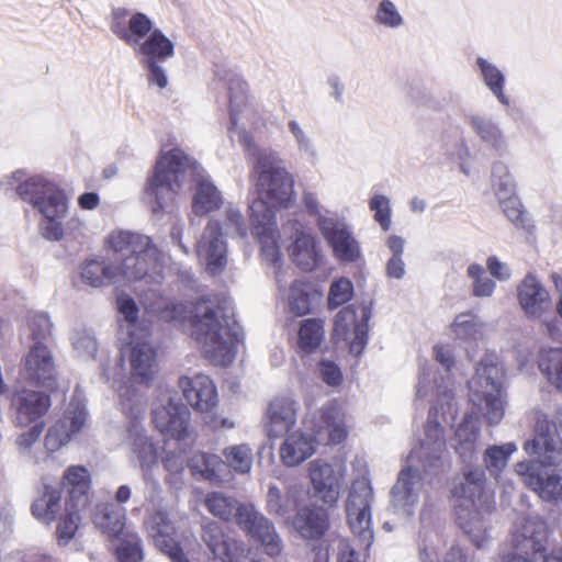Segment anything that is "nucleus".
Here are the masks:
<instances>
[{"mask_svg": "<svg viewBox=\"0 0 562 562\" xmlns=\"http://www.w3.org/2000/svg\"><path fill=\"white\" fill-rule=\"evenodd\" d=\"M238 526L251 538L259 541L270 557H278L283 550V542L273 522L260 513L255 505L246 504L239 508Z\"/></svg>", "mask_w": 562, "mask_h": 562, "instance_id": "obj_12", "label": "nucleus"}, {"mask_svg": "<svg viewBox=\"0 0 562 562\" xmlns=\"http://www.w3.org/2000/svg\"><path fill=\"white\" fill-rule=\"evenodd\" d=\"M179 385L191 407L201 413H211L217 405V392L213 381L205 374L182 376Z\"/></svg>", "mask_w": 562, "mask_h": 562, "instance_id": "obj_25", "label": "nucleus"}, {"mask_svg": "<svg viewBox=\"0 0 562 562\" xmlns=\"http://www.w3.org/2000/svg\"><path fill=\"white\" fill-rule=\"evenodd\" d=\"M506 217L519 228L528 229L529 220L517 195L498 201Z\"/></svg>", "mask_w": 562, "mask_h": 562, "instance_id": "obj_62", "label": "nucleus"}, {"mask_svg": "<svg viewBox=\"0 0 562 562\" xmlns=\"http://www.w3.org/2000/svg\"><path fill=\"white\" fill-rule=\"evenodd\" d=\"M476 64L486 87L502 104L508 106L509 99L504 93L505 77L503 72L483 57H479Z\"/></svg>", "mask_w": 562, "mask_h": 562, "instance_id": "obj_52", "label": "nucleus"}, {"mask_svg": "<svg viewBox=\"0 0 562 562\" xmlns=\"http://www.w3.org/2000/svg\"><path fill=\"white\" fill-rule=\"evenodd\" d=\"M324 322L319 318H307L302 321L299 329V347L302 351L310 353L315 351L324 340Z\"/></svg>", "mask_w": 562, "mask_h": 562, "instance_id": "obj_51", "label": "nucleus"}, {"mask_svg": "<svg viewBox=\"0 0 562 562\" xmlns=\"http://www.w3.org/2000/svg\"><path fill=\"white\" fill-rule=\"evenodd\" d=\"M516 450L517 447L513 442L488 447L484 452V463L490 474L497 480Z\"/></svg>", "mask_w": 562, "mask_h": 562, "instance_id": "obj_55", "label": "nucleus"}, {"mask_svg": "<svg viewBox=\"0 0 562 562\" xmlns=\"http://www.w3.org/2000/svg\"><path fill=\"white\" fill-rule=\"evenodd\" d=\"M318 299L316 292L300 281L292 283L288 296V306L291 313L303 316L311 313L314 301Z\"/></svg>", "mask_w": 562, "mask_h": 562, "instance_id": "obj_50", "label": "nucleus"}, {"mask_svg": "<svg viewBox=\"0 0 562 562\" xmlns=\"http://www.w3.org/2000/svg\"><path fill=\"white\" fill-rule=\"evenodd\" d=\"M204 505L212 515L225 521L234 519L238 525V512L244 504H239L234 497L221 492H212L206 495Z\"/></svg>", "mask_w": 562, "mask_h": 562, "instance_id": "obj_47", "label": "nucleus"}, {"mask_svg": "<svg viewBox=\"0 0 562 562\" xmlns=\"http://www.w3.org/2000/svg\"><path fill=\"white\" fill-rule=\"evenodd\" d=\"M372 501L373 490L369 480L362 477L353 481L346 501L347 521L351 532L366 549L374 539L371 521Z\"/></svg>", "mask_w": 562, "mask_h": 562, "instance_id": "obj_9", "label": "nucleus"}, {"mask_svg": "<svg viewBox=\"0 0 562 562\" xmlns=\"http://www.w3.org/2000/svg\"><path fill=\"white\" fill-rule=\"evenodd\" d=\"M162 465L165 470L168 472V476L166 477V482L177 485L178 475H180L186 468L187 459H186V449L179 447L175 450H168L165 452L162 457Z\"/></svg>", "mask_w": 562, "mask_h": 562, "instance_id": "obj_59", "label": "nucleus"}, {"mask_svg": "<svg viewBox=\"0 0 562 562\" xmlns=\"http://www.w3.org/2000/svg\"><path fill=\"white\" fill-rule=\"evenodd\" d=\"M299 497L300 491L296 486H285L281 490L270 485L266 496V509L270 515L288 519L296 509Z\"/></svg>", "mask_w": 562, "mask_h": 562, "instance_id": "obj_40", "label": "nucleus"}, {"mask_svg": "<svg viewBox=\"0 0 562 562\" xmlns=\"http://www.w3.org/2000/svg\"><path fill=\"white\" fill-rule=\"evenodd\" d=\"M284 236L292 239L288 251L292 261L303 271H312L318 265V252L315 238L305 231L303 224L295 218L282 225Z\"/></svg>", "mask_w": 562, "mask_h": 562, "instance_id": "obj_19", "label": "nucleus"}, {"mask_svg": "<svg viewBox=\"0 0 562 562\" xmlns=\"http://www.w3.org/2000/svg\"><path fill=\"white\" fill-rule=\"evenodd\" d=\"M370 317V306L362 308L360 321H357L356 310L352 306L340 310L334 319V339L348 342L350 352L356 357L360 356L368 342Z\"/></svg>", "mask_w": 562, "mask_h": 562, "instance_id": "obj_14", "label": "nucleus"}, {"mask_svg": "<svg viewBox=\"0 0 562 562\" xmlns=\"http://www.w3.org/2000/svg\"><path fill=\"white\" fill-rule=\"evenodd\" d=\"M517 299L529 318H541L552 306L549 292L531 273H528L517 286Z\"/></svg>", "mask_w": 562, "mask_h": 562, "instance_id": "obj_23", "label": "nucleus"}, {"mask_svg": "<svg viewBox=\"0 0 562 562\" xmlns=\"http://www.w3.org/2000/svg\"><path fill=\"white\" fill-rule=\"evenodd\" d=\"M480 428L477 418L471 414L464 416L458 425L452 447L464 462H471L476 453Z\"/></svg>", "mask_w": 562, "mask_h": 562, "instance_id": "obj_34", "label": "nucleus"}, {"mask_svg": "<svg viewBox=\"0 0 562 562\" xmlns=\"http://www.w3.org/2000/svg\"><path fill=\"white\" fill-rule=\"evenodd\" d=\"M153 423L165 439H173L179 446H189L194 440L190 411L181 403L177 392L161 391L159 405L153 408Z\"/></svg>", "mask_w": 562, "mask_h": 562, "instance_id": "obj_8", "label": "nucleus"}, {"mask_svg": "<svg viewBox=\"0 0 562 562\" xmlns=\"http://www.w3.org/2000/svg\"><path fill=\"white\" fill-rule=\"evenodd\" d=\"M434 353L436 360L446 369L447 374L438 379V374L431 368L423 367L416 390L417 398H437L436 405L430 409L428 420L424 428L423 436L418 439L409 454L411 460L419 462L425 472L436 474L443 465V453L446 451V440L443 437V428L440 423L435 419L437 414L442 415L452 412L453 389L452 381L448 372L454 364L452 351L443 346H435Z\"/></svg>", "mask_w": 562, "mask_h": 562, "instance_id": "obj_2", "label": "nucleus"}, {"mask_svg": "<svg viewBox=\"0 0 562 562\" xmlns=\"http://www.w3.org/2000/svg\"><path fill=\"white\" fill-rule=\"evenodd\" d=\"M492 188L498 201L517 195L515 180L503 161L493 164Z\"/></svg>", "mask_w": 562, "mask_h": 562, "instance_id": "obj_56", "label": "nucleus"}, {"mask_svg": "<svg viewBox=\"0 0 562 562\" xmlns=\"http://www.w3.org/2000/svg\"><path fill=\"white\" fill-rule=\"evenodd\" d=\"M318 419L312 428L319 441L338 445L347 437L345 417L336 402L329 401L322 406Z\"/></svg>", "mask_w": 562, "mask_h": 562, "instance_id": "obj_26", "label": "nucleus"}, {"mask_svg": "<svg viewBox=\"0 0 562 562\" xmlns=\"http://www.w3.org/2000/svg\"><path fill=\"white\" fill-rule=\"evenodd\" d=\"M126 432V442L133 460L138 464L143 481L150 490L148 498L154 501L160 492V484L153 475V470L158 464V448L139 423L127 425Z\"/></svg>", "mask_w": 562, "mask_h": 562, "instance_id": "obj_11", "label": "nucleus"}, {"mask_svg": "<svg viewBox=\"0 0 562 562\" xmlns=\"http://www.w3.org/2000/svg\"><path fill=\"white\" fill-rule=\"evenodd\" d=\"M52 405L50 396L43 391L22 389L12 394L10 408L16 428L41 423Z\"/></svg>", "mask_w": 562, "mask_h": 562, "instance_id": "obj_16", "label": "nucleus"}, {"mask_svg": "<svg viewBox=\"0 0 562 562\" xmlns=\"http://www.w3.org/2000/svg\"><path fill=\"white\" fill-rule=\"evenodd\" d=\"M60 508V490L43 482L41 495L32 504V514L38 520L50 522Z\"/></svg>", "mask_w": 562, "mask_h": 562, "instance_id": "obj_44", "label": "nucleus"}, {"mask_svg": "<svg viewBox=\"0 0 562 562\" xmlns=\"http://www.w3.org/2000/svg\"><path fill=\"white\" fill-rule=\"evenodd\" d=\"M299 404L292 395L274 397L267 408V434L271 438H279L290 431L297 418Z\"/></svg>", "mask_w": 562, "mask_h": 562, "instance_id": "obj_24", "label": "nucleus"}, {"mask_svg": "<svg viewBox=\"0 0 562 562\" xmlns=\"http://www.w3.org/2000/svg\"><path fill=\"white\" fill-rule=\"evenodd\" d=\"M202 540L212 553L211 562H234L237 543L223 532L217 522L210 521L202 527Z\"/></svg>", "mask_w": 562, "mask_h": 562, "instance_id": "obj_30", "label": "nucleus"}, {"mask_svg": "<svg viewBox=\"0 0 562 562\" xmlns=\"http://www.w3.org/2000/svg\"><path fill=\"white\" fill-rule=\"evenodd\" d=\"M151 19L143 13L131 15L127 25H115V35L133 49L143 42L154 30Z\"/></svg>", "mask_w": 562, "mask_h": 562, "instance_id": "obj_43", "label": "nucleus"}, {"mask_svg": "<svg viewBox=\"0 0 562 562\" xmlns=\"http://www.w3.org/2000/svg\"><path fill=\"white\" fill-rule=\"evenodd\" d=\"M44 422L30 425L26 428H22L14 438V447L19 457L25 461L37 464L40 459L35 452V448L38 440L44 431Z\"/></svg>", "mask_w": 562, "mask_h": 562, "instance_id": "obj_45", "label": "nucleus"}, {"mask_svg": "<svg viewBox=\"0 0 562 562\" xmlns=\"http://www.w3.org/2000/svg\"><path fill=\"white\" fill-rule=\"evenodd\" d=\"M63 484L68 490L71 507L85 509L89 504L91 487L89 471L82 465H71L64 474Z\"/></svg>", "mask_w": 562, "mask_h": 562, "instance_id": "obj_31", "label": "nucleus"}, {"mask_svg": "<svg viewBox=\"0 0 562 562\" xmlns=\"http://www.w3.org/2000/svg\"><path fill=\"white\" fill-rule=\"evenodd\" d=\"M503 371L493 357L485 356L468 381L470 401L484 414L488 424L497 425L504 417L502 398Z\"/></svg>", "mask_w": 562, "mask_h": 562, "instance_id": "obj_7", "label": "nucleus"}, {"mask_svg": "<svg viewBox=\"0 0 562 562\" xmlns=\"http://www.w3.org/2000/svg\"><path fill=\"white\" fill-rule=\"evenodd\" d=\"M310 477L317 496L325 504H334L339 497V476L333 467L322 460L310 464Z\"/></svg>", "mask_w": 562, "mask_h": 562, "instance_id": "obj_29", "label": "nucleus"}, {"mask_svg": "<svg viewBox=\"0 0 562 562\" xmlns=\"http://www.w3.org/2000/svg\"><path fill=\"white\" fill-rule=\"evenodd\" d=\"M146 307L166 322L179 321L183 317L184 306L176 304L168 299L160 297L155 303H146Z\"/></svg>", "mask_w": 562, "mask_h": 562, "instance_id": "obj_63", "label": "nucleus"}, {"mask_svg": "<svg viewBox=\"0 0 562 562\" xmlns=\"http://www.w3.org/2000/svg\"><path fill=\"white\" fill-rule=\"evenodd\" d=\"M87 417L86 404L74 397L64 416L48 428L44 437L46 452L53 453L66 446L71 437L85 427Z\"/></svg>", "mask_w": 562, "mask_h": 562, "instance_id": "obj_15", "label": "nucleus"}, {"mask_svg": "<svg viewBox=\"0 0 562 562\" xmlns=\"http://www.w3.org/2000/svg\"><path fill=\"white\" fill-rule=\"evenodd\" d=\"M144 527L155 547L167 554L171 562H190L175 541V528L165 510L157 509L149 514L144 521Z\"/></svg>", "mask_w": 562, "mask_h": 562, "instance_id": "obj_20", "label": "nucleus"}, {"mask_svg": "<svg viewBox=\"0 0 562 562\" xmlns=\"http://www.w3.org/2000/svg\"><path fill=\"white\" fill-rule=\"evenodd\" d=\"M314 451V436L295 431L286 436L280 448V457L285 465L295 467L308 459Z\"/></svg>", "mask_w": 562, "mask_h": 562, "instance_id": "obj_33", "label": "nucleus"}, {"mask_svg": "<svg viewBox=\"0 0 562 562\" xmlns=\"http://www.w3.org/2000/svg\"><path fill=\"white\" fill-rule=\"evenodd\" d=\"M318 229L339 261L356 262L361 258L360 245L344 218L319 216Z\"/></svg>", "mask_w": 562, "mask_h": 562, "instance_id": "obj_13", "label": "nucleus"}, {"mask_svg": "<svg viewBox=\"0 0 562 562\" xmlns=\"http://www.w3.org/2000/svg\"><path fill=\"white\" fill-rule=\"evenodd\" d=\"M192 336L215 366H227L235 358L239 328L226 299L201 297L190 311Z\"/></svg>", "mask_w": 562, "mask_h": 562, "instance_id": "obj_4", "label": "nucleus"}, {"mask_svg": "<svg viewBox=\"0 0 562 562\" xmlns=\"http://www.w3.org/2000/svg\"><path fill=\"white\" fill-rule=\"evenodd\" d=\"M198 257L211 276L221 274L227 265V246L218 221L211 218L196 243Z\"/></svg>", "mask_w": 562, "mask_h": 562, "instance_id": "obj_18", "label": "nucleus"}, {"mask_svg": "<svg viewBox=\"0 0 562 562\" xmlns=\"http://www.w3.org/2000/svg\"><path fill=\"white\" fill-rule=\"evenodd\" d=\"M222 454L224 457L223 465L226 464L240 474L250 472L252 467V449L248 445L240 443L226 447Z\"/></svg>", "mask_w": 562, "mask_h": 562, "instance_id": "obj_54", "label": "nucleus"}, {"mask_svg": "<svg viewBox=\"0 0 562 562\" xmlns=\"http://www.w3.org/2000/svg\"><path fill=\"white\" fill-rule=\"evenodd\" d=\"M16 193L42 214L43 220L38 225L41 235L50 241L61 240L69 203L65 192L44 178L34 176L21 182Z\"/></svg>", "mask_w": 562, "mask_h": 562, "instance_id": "obj_6", "label": "nucleus"}, {"mask_svg": "<svg viewBox=\"0 0 562 562\" xmlns=\"http://www.w3.org/2000/svg\"><path fill=\"white\" fill-rule=\"evenodd\" d=\"M131 380L149 386L155 380L159 367L157 351L147 339H132L127 349Z\"/></svg>", "mask_w": 562, "mask_h": 562, "instance_id": "obj_22", "label": "nucleus"}, {"mask_svg": "<svg viewBox=\"0 0 562 562\" xmlns=\"http://www.w3.org/2000/svg\"><path fill=\"white\" fill-rule=\"evenodd\" d=\"M469 122L471 128L484 143L490 144L498 151L505 149V137L499 126L494 121L481 115H471Z\"/></svg>", "mask_w": 562, "mask_h": 562, "instance_id": "obj_48", "label": "nucleus"}, {"mask_svg": "<svg viewBox=\"0 0 562 562\" xmlns=\"http://www.w3.org/2000/svg\"><path fill=\"white\" fill-rule=\"evenodd\" d=\"M288 128L300 155L306 157L311 162L316 161L318 159V153L311 135L296 120H290L288 122Z\"/></svg>", "mask_w": 562, "mask_h": 562, "instance_id": "obj_57", "label": "nucleus"}, {"mask_svg": "<svg viewBox=\"0 0 562 562\" xmlns=\"http://www.w3.org/2000/svg\"><path fill=\"white\" fill-rule=\"evenodd\" d=\"M196 161L181 149L175 148L159 157L153 176L148 179L146 194L153 199L154 212L164 211L189 177L199 176L192 199V213L205 216L223 204L220 190L206 177L198 172Z\"/></svg>", "mask_w": 562, "mask_h": 562, "instance_id": "obj_3", "label": "nucleus"}, {"mask_svg": "<svg viewBox=\"0 0 562 562\" xmlns=\"http://www.w3.org/2000/svg\"><path fill=\"white\" fill-rule=\"evenodd\" d=\"M515 471L543 501H562V469L542 472L535 462L521 461L515 465Z\"/></svg>", "mask_w": 562, "mask_h": 562, "instance_id": "obj_21", "label": "nucleus"}, {"mask_svg": "<svg viewBox=\"0 0 562 562\" xmlns=\"http://www.w3.org/2000/svg\"><path fill=\"white\" fill-rule=\"evenodd\" d=\"M293 527L304 539H319L329 527L328 515L322 508L305 506L297 510Z\"/></svg>", "mask_w": 562, "mask_h": 562, "instance_id": "obj_32", "label": "nucleus"}, {"mask_svg": "<svg viewBox=\"0 0 562 562\" xmlns=\"http://www.w3.org/2000/svg\"><path fill=\"white\" fill-rule=\"evenodd\" d=\"M369 209L373 212V218L380 225L382 231H389L392 224L390 199L386 195L375 193L369 201Z\"/></svg>", "mask_w": 562, "mask_h": 562, "instance_id": "obj_61", "label": "nucleus"}, {"mask_svg": "<svg viewBox=\"0 0 562 562\" xmlns=\"http://www.w3.org/2000/svg\"><path fill=\"white\" fill-rule=\"evenodd\" d=\"M188 465L192 475L214 482L221 477L223 460L216 454L199 451L188 460Z\"/></svg>", "mask_w": 562, "mask_h": 562, "instance_id": "obj_46", "label": "nucleus"}, {"mask_svg": "<svg viewBox=\"0 0 562 562\" xmlns=\"http://www.w3.org/2000/svg\"><path fill=\"white\" fill-rule=\"evenodd\" d=\"M24 369L27 376L43 386H52L56 369L54 358L46 345L35 342L25 356Z\"/></svg>", "mask_w": 562, "mask_h": 562, "instance_id": "obj_28", "label": "nucleus"}, {"mask_svg": "<svg viewBox=\"0 0 562 562\" xmlns=\"http://www.w3.org/2000/svg\"><path fill=\"white\" fill-rule=\"evenodd\" d=\"M82 509H75L71 507L70 502L67 503L66 515L57 525V540L58 544L66 546L75 536L79 521V513Z\"/></svg>", "mask_w": 562, "mask_h": 562, "instance_id": "obj_60", "label": "nucleus"}, {"mask_svg": "<svg viewBox=\"0 0 562 562\" xmlns=\"http://www.w3.org/2000/svg\"><path fill=\"white\" fill-rule=\"evenodd\" d=\"M70 340L75 356L78 359H94L99 345L92 329L87 327L75 328L71 331Z\"/></svg>", "mask_w": 562, "mask_h": 562, "instance_id": "obj_53", "label": "nucleus"}, {"mask_svg": "<svg viewBox=\"0 0 562 562\" xmlns=\"http://www.w3.org/2000/svg\"><path fill=\"white\" fill-rule=\"evenodd\" d=\"M110 248L120 256L117 266L121 281L144 280L148 284H160L164 280V255L142 234L114 232L109 237Z\"/></svg>", "mask_w": 562, "mask_h": 562, "instance_id": "obj_5", "label": "nucleus"}, {"mask_svg": "<svg viewBox=\"0 0 562 562\" xmlns=\"http://www.w3.org/2000/svg\"><path fill=\"white\" fill-rule=\"evenodd\" d=\"M95 527L110 538H121L126 533V509L114 504H100L93 514Z\"/></svg>", "mask_w": 562, "mask_h": 562, "instance_id": "obj_35", "label": "nucleus"}, {"mask_svg": "<svg viewBox=\"0 0 562 562\" xmlns=\"http://www.w3.org/2000/svg\"><path fill=\"white\" fill-rule=\"evenodd\" d=\"M544 525L540 521L526 520L513 537L516 552L508 555L506 562H562V548L551 555L544 554Z\"/></svg>", "mask_w": 562, "mask_h": 562, "instance_id": "obj_10", "label": "nucleus"}, {"mask_svg": "<svg viewBox=\"0 0 562 562\" xmlns=\"http://www.w3.org/2000/svg\"><path fill=\"white\" fill-rule=\"evenodd\" d=\"M80 277L85 284L91 288H102L120 283L117 266L104 259H89L80 266Z\"/></svg>", "mask_w": 562, "mask_h": 562, "instance_id": "obj_36", "label": "nucleus"}, {"mask_svg": "<svg viewBox=\"0 0 562 562\" xmlns=\"http://www.w3.org/2000/svg\"><path fill=\"white\" fill-rule=\"evenodd\" d=\"M228 92L229 138L232 142H238L251 160L250 180L257 193V198L249 205L252 234L260 245L263 260L277 267L281 260V252L274 210L289 209L294 204V178L277 151L257 147L250 134L239 127L238 114L247 102L246 82L238 77L233 78L228 85Z\"/></svg>", "mask_w": 562, "mask_h": 562, "instance_id": "obj_1", "label": "nucleus"}, {"mask_svg": "<svg viewBox=\"0 0 562 562\" xmlns=\"http://www.w3.org/2000/svg\"><path fill=\"white\" fill-rule=\"evenodd\" d=\"M353 294V284L347 278H340L334 281L329 288L328 306L336 308L347 303Z\"/></svg>", "mask_w": 562, "mask_h": 562, "instance_id": "obj_64", "label": "nucleus"}, {"mask_svg": "<svg viewBox=\"0 0 562 562\" xmlns=\"http://www.w3.org/2000/svg\"><path fill=\"white\" fill-rule=\"evenodd\" d=\"M453 337L467 346L483 340L485 323L473 313H460L450 326Z\"/></svg>", "mask_w": 562, "mask_h": 562, "instance_id": "obj_42", "label": "nucleus"}, {"mask_svg": "<svg viewBox=\"0 0 562 562\" xmlns=\"http://www.w3.org/2000/svg\"><path fill=\"white\" fill-rule=\"evenodd\" d=\"M424 492V479L417 468H403L391 490V507L395 514L408 517L419 502Z\"/></svg>", "mask_w": 562, "mask_h": 562, "instance_id": "obj_17", "label": "nucleus"}, {"mask_svg": "<svg viewBox=\"0 0 562 562\" xmlns=\"http://www.w3.org/2000/svg\"><path fill=\"white\" fill-rule=\"evenodd\" d=\"M538 367L548 381L562 392V349H542Z\"/></svg>", "mask_w": 562, "mask_h": 562, "instance_id": "obj_49", "label": "nucleus"}, {"mask_svg": "<svg viewBox=\"0 0 562 562\" xmlns=\"http://www.w3.org/2000/svg\"><path fill=\"white\" fill-rule=\"evenodd\" d=\"M117 393L120 408L128 419L127 425L131 423L142 424L147 406L145 395L130 382H123L119 386Z\"/></svg>", "mask_w": 562, "mask_h": 562, "instance_id": "obj_41", "label": "nucleus"}, {"mask_svg": "<svg viewBox=\"0 0 562 562\" xmlns=\"http://www.w3.org/2000/svg\"><path fill=\"white\" fill-rule=\"evenodd\" d=\"M133 50L142 57V61H166L175 56V44L160 29L155 27Z\"/></svg>", "mask_w": 562, "mask_h": 562, "instance_id": "obj_38", "label": "nucleus"}, {"mask_svg": "<svg viewBox=\"0 0 562 562\" xmlns=\"http://www.w3.org/2000/svg\"><path fill=\"white\" fill-rule=\"evenodd\" d=\"M482 509L483 507L468 508L463 504L456 505L459 526L477 548H482L487 540V527Z\"/></svg>", "mask_w": 562, "mask_h": 562, "instance_id": "obj_39", "label": "nucleus"}, {"mask_svg": "<svg viewBox=\"0 0 562 562\" xmlns=\"http://www.w3.org/2000/svg\"><path fill=\"white\" fill-rule=\"evenodd\" d=\"M485 472L480 468L469 470L454 484L452 495L458 499L456 505L464 507H485L490 509L487 498L484 497Z\"/></svg>", "mask_w": 562, "mask_h": 562, "instance_id": "obj_27", "label": "nucleus"}, {"mask_svg": "<svg viewBox=\"0 0 562 562\" xmlns=\"http://www.w3.org/2000/svg\"><path fill=\"white\" fill-rule=\"evenodd\" d=\"M116 547V555L120 562H142V541L137 533L126 530Z\"/></svg>", "mask_w": 562, "mask_h": 562, "instance_id": "obj_58", "label": "nucleus"}, {"mask_svg": "<svg viewBox=\"0 0 562 562\" xmlns=\"http://www.w3.org/2000/svg\"><path fill=\"white\" fill-rule=\"evenodd\" d=\"M524 450L528 456L535 457L543 467L562 464V439L559 435L542 439H528L524 443Z\"/></svg>", "mask_w": 562, "mask_h": 562, "instance_id": "obj_37", "label": "nucleus"}]
</instances>
